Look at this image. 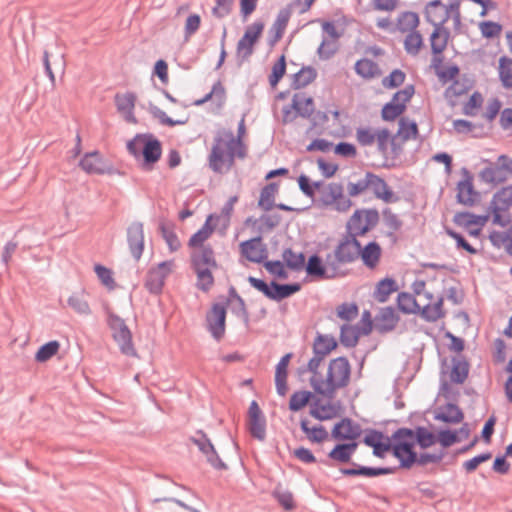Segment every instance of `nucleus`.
I'll return each mask as SVG.
<instances>
[{"label":"nucleus","instance_id":"nucleus-1","mask_svg":"<svg viewBox=\"0 0 512 512\" xmlns=\"http://www.w3.org/2000/svg\"><path fill=\"white\" fill-rule=\"evenodd\" d=\"M235 157H245L242 140L236 139L230 130H218L208 156L209 167L216 173H224L232 167Z\"/></svg>","mask_w":512,"mask_h":512},{"label":"nucleus","instance_id":"nucleus-2","mask_svg":"<svg viewBox=\"0 0 512 512\" xmlns=\"http://www.w3.org/2000/svg\"><path fill=\"white\" fill-rule=\"evenodd\" d=\"M350 373L348 360L338 357L329 363L326 377L311 376L310 385L316 393L332 398L338 389L348 385Z\"/></svg>","mask_w":512,"mask_h":512},{"label":"nucleus","instance_id":"nucleus-3","mask_svg":"<svg viewBox=\"0 0 512 512\" xmlns=\"http://www.w3.org/2000/svg\"><path fill=\"white\" fill-rule=\"evenodd\" d=\"M107 322L120 351L127 356H135L136 351L132 343V334L125 321L118 315L109 313Z\"/></svg>","mask_w":512,"mask_h":512},{"label":"nucleus","instance_id":"nucleus-4","mask_svg":"<svg viewBox=\"0 0 512 512\" xmlns=\"http://www.w3.org/2000/svg\"><path fill=\"white\" fill-rule=\"evenodd\" d=\"M356 139L361 146L376 144L377 151L383 156L388 153L389 144L392 142L391 134L385 128H358L356 130Z\"/></svg>","mask_w":512,"mask_h":512},{"label":"nucleus","instance_id":"nucleus-5","mask_svg":"<svg viewBox=\"0 0 512 512\" xmlns=\"http://www.w3.org/2000/svg\"><path fill=\"white\" fill-rule=\"evenodd\" d=\"M320 193L319 201L324 206H331L339 212L347 211L351 205V200L344 195V189L341 184L330 183L318 189Z\"/></svg>","mask_w":512,"mask_h":512},{"label":"nucleus","instance_id":"nucleus-6","mask_svg":"<svg viewBox=\"0 0 512 512\" xmlns=\"http://www.w3.org/2000/svg\"><path fill=\"white\" fill-rule=\"evenodd\" d=\"M378 221V212L375 210H357L347 223L348 235L357 239L364 235Z\"/></svg>","mask_w":512,"mask_h":512},{"label":"nucleus","instance_id":"nucleus-7","mask_svg":"<svg viewBox=\"0 0 512 512\" xmlns=\"http://www.w3.org/2000/svg\"><path fill=\"white\" fill-rule=\"evenodd\" d=\"M263 29L264 24L260 21H256L246 28L236 48V55L240 64L253 54L254 45L262 34Z\"/></svg>","mask_w":512,"mask_h":512},{"label":"nucleus","instance_id":"nucleus-8","mask_svg":"<svg viewBox=\"0 0 512 512\" xmlns=\"http://www.w3.org/2000/svg\"><path fill=\"white\" fill-rule=\"evenodd\" d=\"M190 440L198 447L201 453L206 457L207 462L213 468L217 470H225L227 468L226 464L216 452L214 445L203 431H197L191 436Z\"/></svg>","mask_w":512,"mask_h":512},{"label":"nucleus","instance_id":"nucleus-9","mask_svg":"<svg viewBox=\"0 0 512 512\" xmlns=\"http://www.w3.org/2000/svg\"><path fill=\"white\" fill-rule=\"evenodd\" d=\"M174 267L173 261H163L156 267L151 268L146 276L145 287L154 294L161 292L165 279Z\"/></svg>","mask_w":512,"mask_h":512},{"label":"nucleus","instance_id":"nucleus-10","mask_svg":"<svg viewBox=\"0 0 512 512\" xmlns=\"http://www.w3.org/2000/svg\"><path fill=\"white\" fill-rule=\"evenodd\" d=\"M208 330L216 340H220L225 332L226 308L216 303L206 317Z\"/></svg>","mask_w":512,"mask_h":512},{"label":"nucleus","instance_id":"nucleus-11","mask_svg":"<svg viewBox=\"0 0 512 512\" xmlns=\"http://www.w3.org/2000/svg\"><path fill=\"white\" fill-rule=\"evenodd\" d=\"M359 253L360 242L356 238L348 235L336 247L334 258L338 263H351L359 258Z\"/></svg>","mask_w":512,"mask_h":512},{"label":"nucleus","instance_id":"nucleus-12","mask_svg":"<svg viewBox=\"0 0 512 512\" xmlns=\"http://www.w3.org/2000/svg\"><path fill=\"white\" fill-rule=\"evenodd\" d=\"M463 179L457 184V201L465 206H473L478 200V192L473 186V177L463 168Z\"/></svg>","mask_w":512,"mask_h":512},{"label":"nucleus","instance_id":"nucleus-13","mask_svg":"<svg viewBox=\"0 0 512 512\" xmlns=\"http://www.w3.org/2000/svg\"><path fill=\"white\" fill-rule=\"evenodd\" d=\"M127 241L135 260H139L144 250V229L140 222H133L127 229Z\"/></svg>","mask_w":512,"mask_h":512},{"label":"nucleus","instance_id":"nucleus-14","mask_svg":"<svg viewBox=\"0 0 512 512\" xmlns=\"http://www.w3.org/2000/svg\"><path fill=\"white\" fill-rule=\"evenodd\" d=\"M241 253L253 263H261L267 258V248L260 237H256L240 244Z\"/></svg>","mask_w":512,"mask_h":512},{"label":"nucleus","instance_id":"nucleus-15","mask_svg":"<svg viewBox=\"0 0 512 512\" xmlns=\"http://www.w3.org/2000/svg\"><path fill=\"white\" fill-rule=\"evenodd\" d=\"M371 329V321L366 322L363 327L344 324L341 326L340 341L346 347H353L357 344L360 335L369 334Z\"/></svg>","mask_w":512,"mask_h":512},{"label":"nucleus","instance_id":"nucleus-16","mask_svg":"<svg viewBox=\"0 0 512 512\" xmlns=\"http://www.w3.org/2000/svg\"><path fill=\"white\" fill-rule=\"evenodd\" d=\"M360 435V425L348 418L342 419L334 426L332 430L333 438L338 440H355Z\"/></svg>","mask_w":512,"mask_h":512},{"label":"nucleus","instance_id":"nucleus-17","mask_svg":"<svg viewBox=\"0 0 512 512\" xmlns=\"http://www.w3.org/2000/svg\"><path fill=\"white\" fill-rule=\"evenodd\" d=\"M368 189H370L377 198L382 199L384 202L389 203L392 201L393 192L390 190L387 183L379 176L369 172Z\"/></svg>","mask_w":512,"mask_h":512},{"label":"nucleus","instance_id":"nucleus-18","mask_svg":"<svg viewBox=\"0 0 512 512\" xmlns=\"http://www.w3.org/2000/svg\"><path fill=\"white\" fill-rule=\"evenodd\" d=\"M115 104L119 113H121L127 122L135 123L133 114L135 106V96L132 93L117 94Z\"/></svg>","mask_w":512,"mask_h":512},{"label":"nucleus","instance_id":"nucleus-19","mask_svg":"<svg viewBox=\"0 0 512 512\" xmlns=\"http://www.w3.org/2000/svg\"><path fill=\"white\" fill-rule=\"evenodd\" d=\"M80 166L89 174H104L106 172V164L96 151L85 154L80 161Z\"/></svg>","mask_w":512,"mask_h":512},{"label":"nucleus","instance_id":"nucleus-20","mask_svg":"<svg viewBox=\"0 0 512 512\" xmlns=\"http://www.w3.org/2000/svg\"><path fill=\"white\" fill-rule=\"evenodd\" d=\"M354 468H342L340 471L346 476H365V477H376L380 475H388L394 472V468L391 467H365L354 464Z\"/></svg>","mask_w":512,"mask_h":512},{"label":"nucleus","instance_id":"nucleus-21","mask_svg":"<svg viewBox=\"0 0 512 512\" xmlns=\"http://www.w3.org/2000/svg\"><path fill=\"white\" fill-rule=\"evenodd\" d=\"M359 257L362 259L363 264L366 267L370 269L375 268L378 265L381 257L380 245L376 242H369L364 247L360 245Z\"/></svg>","mask_w":512,"mask_h":512},{"label":"nucleus","instance_id":"nucleus-22","mask_svg":"<svg viewBox=\"0 0 512 512\" xmlns=\"http://www.w3.org/2000/svg\"><path fill=\"white\" fill-rule=\"evenodd\" d=\"M414 446L407 443L393 444V455L400 461V466L403 468H410L416 462V452L413 450Z\"/></svg>","mask_w":512,"mask_h":512},{"label":"nucleus","instance_id":"nucleus-23","mask_svg":"<svg viewBox=\"0 0 512 512\" xmlns=\"http://www.w3.org/2000/svg\"><path fill=\"white\" fill-rule=\"evenodd\" d=\"M449 32L441 23H434V30L430 36L431 50L433 54H441L447 45Z\"/></svg>","mask_w":512,"mask_h":512},{"label":"nucleus","instance_id":"nucleus-24","mask_svg":"<svg viewBox=\"0 0 512 512\" xmlns=\"http://www.w3.org/2000/svg\"><path fill=\"white\" fill-rule=\"evenodd\" d=\"M463 417L464 416L460 408L451 403H448L447 405L439 408L435 415L436 420L451 424L460 423L463 420Z\"/></svg>","mask_w":512,"mask_h":512},{"label":"nucleus","instance_id":"nucleus-25","mask_svg":"<svg viewBox=\"0 0 512 512\" xmlns=\"http://www.w3.org/2000/svg\"><path fill=\"white\" fill-rule=\"evenodd\" d=\"M192 263L194 268L198 267H216V261L214 258V252L211 247H201L199 250H195L192 253Z\"/></svg>","mask_w":512,"mask_h":512},{"label":"nucleus","instance_id":"nucleus-26","mask_svg":"<svg viewBox=\"0 0 512 512\" xmlns=\"http://www.w3.org/2000/svg\"><path fill=\"white\" fill-rule=\"evenodd\" d=\"M357 446L356 442L338 444L329 452L328 456L332 460L347 463L355 453Z\"/></svg>","mask_w":512,"mask_h":512},{"label":"nucleus","instance_id":"nucleus-27","mask_svg":"<svg viewBox=\"0 0 512 512\" xmlns=\"http://www.w3.org/2000/svg\"><path fill=\"white\" fill-rule=\"evenodd\" d=\"M480 179L488 184H498L506 180V173L501 164L485 167L479 173Z\"/></svg>","mask_w":512,"mask_h":512},{"label":"nucleus","instance_id":"nucleus-28","mask_svg":"<svg viewBox=\"0 0 512 512\" xmlns=\"http://www.w3.org/2000/svg\"><path fill=\"white\" fill-rule=\"evenodd\" d=\"M355 72L364 79H373L381 74L378 64L367 58L355 63Z\"/></svg>","mask_w":512,"mask_h":512},{"label":"nucleus","instance_id":"nucleus-29","mask_svg":"<svg viewBox=\"0 0 512 512\" xmlns=\"http://www.w3.org/2000/svg\"><path fill=\"white\" fill-rule=\"evenodd\" d=\"M214 216L209 215L204 223V225L191 236L189 240V246L192 248L204 247L203 243L211 236L214 227L211 225V221Z\"/></svg>","mask_w":512,"mask_h":512},{"label":"nucleus","instance_id":"nucleus-30","mask_svg":"<svg viewBox=\"0 0 512 512\" xmlns=\"http://www.w3.org/2000/svg\"><path fill=\"white\" fill-rule=\"evenodd\" d=\"M293 102L299 116L303 118H309L314 112V101L305 93L294 94Z\"/></svg>","mask_w":512,"mask_h":512},{"label":"nucleus","instance_id":"nucleus-31","mask_svg":"<svg viewBox=\"0 0 512 512\" xmlns=\"http://www.w3.org/2000/svg\"><path fill=\"white\" fill-rule=\"evenodd\" d=\"M419 25V16L415 12H402L397 18V30L402 33L416 31Z\"/></svg>","mask_w":512,"mask_h":512},{"label":"nucleus","instance_id":"nucleus-32","mask_svg":"<svg viewBox=\"0 0 512 512\" xmlns=\"http://www.w3.org/2000/svg\"><path fill=\"white\" fill-rule=\"evenodd\" d=\"M290 17L291 11L289 8H283L278 12L276 20L270 30V32L274 34L273 42H277L282 38Z\"/></svg>","mask_w":512,"mask_h":512},{"label":"nucleus","instance_id":"nucleus-33","mask_svg":"<svg viewBox=\"0 0 512 512\" xmlns=\"http://www.w3.org/2000/svg\"><path fill=\"white\" fill-rule=\"evenodd\" d=\"M172 503L177 504L178 506L189 510L191 512H199L197 509L190 507L189 505L185 504L181 500L175 499V498H163L159 499L156 498L152 500V512H172Z\"/></svg>","mask_w":512,"mask_h":512},{"label":"nucleus","instance_id":"nucleus-34","mask_svg":"<svg viewBox=\"0 0 512 512\" xmlns=\"http://www.w3.org/2000/svg\"><path fill=\"white\" fill-rule=\"evenodd\" d=\"M144 148L145 149L142 154L144 159V166H149L159 160L162 150L161 144L157 139L150 136Z\"/></svg>","mask_w":512,"mask_h":512},{"label":"nucleus","instance_id":"nucleus-35","mask_svg":"<svg viewBox=\"0 0 512 512\" xmlns=\"http://www.w3.org/2000/svg\"><path fill=\"white\" fill-rule=\"evenodd\" d=\"M282 258L290 270L301 271L305 267V256L302 252L296 253L287 248L283 251Z\"/></svg>","mask_w":512,"mask_h":512},{"label":"nucleus","instance_id":"nucleus-36","mask_svg":"<svg viewBox=\"0 0 512 512\" xmlns=\"http://www.w3.org/2000/svg\"><path fill=\"white\" fill-rule=\"evenodd\" d=\"M300 426H301L302 431L306 434L307 438L311 442L321 443L324 440H326L328 437V432L322 425L309 427L308 420L303 419L300 422Z\"/></svg>","mask_w":512,"mask_h":512},{"label":"nucleus","instance_id":"nucleus-37","mask_svg":"<svg viewBox=\"0 0 512 512\" xmlns=\"http://www.w3.org/2000/svg\"><path fill=\"white\" fill-rule=\"evenodd\" d=\"M273 285V301H281L285 298L292 296L294 293L298 292L301 289L300 284H278L275 281H272Z\"/></svg>","mask_w":512,"mask_h":512},{"label":"nucleus","instance_id":"nucleus-38","mask_svg":"<svg viewBox=\"0 0 512 512\" xmlns=\"http://www.w3.org/2000/svg\"><path fill=\"white\" fill-rule=\"evenodd\" d=\"M336 346L333 337L319 334L313 344V353L326 357Z\"/></svg>","mask_w":512,"mask_h":512},{"label":"nucleus","instance_id":"nucleus-39","mask_svg":"<svg viewBox=\"0 0 512 512\" xmlns=\"http://www.w3.org/2000/svg\"><path fill=\"white\" fill-rule=\"evenodd\" d=\"M499 78L504 88H512V59L502 56L499 59Z\"/></svg>","mask_w":512,"mask_h":512},{"label":"nucleus","instance_id":"nucleus-40","mask_svg":"<svg viewBox=\"0 0 512 512\" xmlns=\"http://www.w3.org/2000/svg\"><path fill=\"white\" fill-rule=\"evenodd\" d=\"M68 306L76 313L88 316L91 314V309L84 294L74 293L67 300Z\"/></svg>","mask_w":512,"mask_h":512},{"label":"nucleus","instance_id":"nucleus-41","mask_svg":"<svg viewBox=\"0 0 512 512\" xmlns=\"http://www.w3.org/2000/svg\"><path fill=\"white\" fill-rule=\"evenodd\" d=\"M396 289L395 281L390 278H385L377 284L374 297L377 301L383 303L387 301L390 294L396 291Z\"/></svg>","mask_w":512,"mask_h":512},{"label":"nucleus","instance_id":"nucleus-42","mask_svg":"<svg viewBox=\"0 0 512 512\" xmlns=\"http://www.w3.org/2000/svg\"><path fill=\"white\" fill-rule=\"evenodd\" d=\"M277 192V186L274 183H270L266 185L260 193V198L258 201L259 207H261L265 211H269L274 206L275 194Z\"/></svg>","mask_w":512,"mask_h":512},{"label":"nucleus","instance_id":"nucleus-43","mask_svg":"<svg viewBox=\"0 0 512 512\" xmlns=\"http://www.w3.org/2000/svg\"><path fill=\"white\" fill-rule=\"evenodd\" d=\"M304 268L306 269L307 274L310 276L321 278H330L332 276L327 274V267L323 265L321 258L317 255L311 256Z\"/></svg>","mask_w":512,"mask_h":512},{"label":"nucleus","instance_id":"nucleus-44","mask_svg":"<svg viewBox=\"0 0 512 512\" xmlns=\"http://www.w3.org/2000/svg\"><path fill=\"white\" fill-rule=\"evenodd\" d=\"M377 326L380 330H391L397 323V317L395 315L394 309L391 307L383 308L380 311L378 318L376 319Z\"/></svg>","mask_w":512,"mask_h":512},{"label":"nucleus","instance_id":"nucleus-45","mask_svg":"<svg viewBox=\"0 0 512 512\" xmlns=\"http://www.w3.org/2000/svg\"><path fill=\"white\" fill-rule=\"evenodd\" d=\"M316 70L312 67H304L293 76V86L296 89L310 84L316 78Z\"/></svg>","mask_w":512,"mask_h":512},{"label":"nucleus","instance_id":"nucleus-46","mask_svg":"<svg viewBox=\"0 0 512 512\" xmlns=\"http://www.w3.org/2000/svg\"><path fill=\"white\" fill-rule=\"evenodd\" d=\"M423 45L422 35L418 31L407 33L404 40L405 51L412 56H416Z\"/></svg>","mask_w":512,"mask_h":512},{"label":"nucleus","instance_id":"nucleus-47","mask_svg":"<svg viewBox=\"0 0 512 512\" xmlns=\"http://www.w3.org/2000/svg\"><path fill=\"white\" fill-rule=\"evenodd\" d=\"M443 299L438 298L433 304H426L422 308V317L427 321L434 322L443 316Z\"/></svg>","mask_w":512,"mask_h":512},{"label":"nucleus","instance_id":"nucleus-48","mask_svg":"<svg viewBox=\"0 0 512 512\" xmlns=\"http://www.w3.org/2000/svg\"><path fill=\"white\" fill-rule=\"evenodd\" d=\"M418 134L417 124L407 118H401L399 121L398 135L403 140L415 139Z\"/></svg>","mask_w":512,"mask_h":512},{"label":"nucleus","instance_id":"nucleus-49","mask_svg":"<svg viewBox=\"0 0 512 512\" xmlns=\"http://www.w3.org/2000/svg\"><path fill=\"white\" fill-rule=\"evenodd\" d=\"M397 303L399 309L405 313H414L421 308L414 296L405 292L398 295Z\"/></svg>","mask_w":512,"mask_h":512},{"label":"nucleus","instance_id":"nucleus-50","mask_svg":"<svg viewBox=\"0 0 512 512\" xmlns=\"http://www.w3.org/2000/svg\"><path fill=\"white\" fill-rule=\"evenodd\" d=\"M150 136L138 134L132 140L127 143L128 151L135 157L139 158L144 152V147L148 142Z\"/></svg>","mask_w":512,"mask_h":512},{"label":"nucleus","instance_id":"nucleus-51","mask_svg":"<svg viewBox=\"0 0 512 512\" xmlns=\"http://www.w3.org/2000/svg\"><path fill=\"white\" fill-rule=\"evenodd\" d=\"M492 204L500 209H508L512 205V185L498 191L493 197Z\"/></svg>","mask_w":512,"mask_h":512},{"label":"nucleus","instance_id":"nucleus-52","mask_svg":"<svg viewBox=\"0 0 512 512\" xmlns=\"http://www.w3.org/2000/svg\"><path fill=\"white\" fill-rule=\"evenodd\" d=\"M60 344L58 341H50L42 345L35 355V359L38 362H45L53 357L59 350Z\"/></svg>","mask_w":512,"mask_h":512},{"label":"nucleus","instance_id":"nucleus-53","mask_svg":"<svg viewBox=\"0 0 512 512\" xmlns=\"http://www.w3.org/2000/svg\"><path fill=\"white\" fill-rule=\"evenodd\" d=\"M468 376V364L465 361H453V367L450 373L452 382L462 384Z\"/></svg>","mask_w":512,"mask_h":512},{"label":"nucleus","instance_id":"nucleus-54","mask_svg":"<svg viewBox=\"0 0 512 512\" xmlns=\"http://www.w3.org/2000/svg\"><path fill=\"white\" fill-rule=\"evenodd\" d=\"M148 110L153 115V117L157 118L160 121L161 124L169 126V127H173L176 125H183L187 121V120H173L172 118L168 117L167 114L163 110H161L159 107H157L156 105H154L152 103L149 104Z\"/></svg>","mask_w":512,"mask_h":512},{"label":"nucleus","instance_id":"nucleus-55","mask_svg":"<svg viewBox=\"0 0 512 512\" xmlns=\"http://www.w3.org/2000/svg\"><path fill=\"white\" fill-rule=\"evenodd\" d=\"M311 397L312 393L309 391H297L293 393L290 397L289 409L291 411L301 410L304 406L307 405Z\"/></svg>","mask_w":512,"mask_h":512},{"label":"nucleus","instance_id":"nucleus-56","mask_svg":"<svg viewBox=\"0 0 512 512\" xmlns=\"http://www.w3.org/2000/svg\"><path fill=\"white\" fill-rule=\"evenodd\" d=\"M248 424L251 435L256 439L263 441L266 437V421L264 416L251 418L249 419Z\"/></svg>","mask_w":512,"mask_h":512},{"label":"nucleus","instance_id":"nucleus-57","mask_svg":"<svg viewBox=\"0 0 512 512\" xmlns=\"http://www.w3.org/2000/svg\"><path fill=\"white\" fill-rule=\"evenodd\" d=\"M392 444L407 443L411 446L415 445V433L412 429L400 428L391 436Z\"/></svg>","mask_w":512,"mask_h":512},{"label":"nucleus","instance_id":"nucleus-58","mask_svg":"<svg viewBox=\"0 0 512 512\" xmlns=\"http://www.w3.org/2000/svg\"><path fill=\"white\" fill-rule=\"evenodd\" d=\"M197 274V285L198 287L203 290L207 291L213 284V276L211 273L210 267H198L194 268Z\"/></svg>","mask_w":512,"mask_h":512},{"label":"nucleus","instance_id":"nucleus-59","mask_svg":"<svg viewBox=\"0 0 512 512\" xmlns=\"http://www.w3.org/2000/svg\"><path fill=\"white\" fill-rule=\"evenodd\" d=\"M414 433L415 443H418L421 448H428L436 442L435 435L424 427H418Z\"/></svg>","mask_w":512,"mask_h":512},{"label":"nucleus","instance_id":"nucleus-60","mask_svg":"<svg viewBox=\"0 0 512 512\" xmlns=\"http://www.w3.org/2000/svg\"><path fill=\"white\" fill-rule=\"evenodd\" d=\"M273 496L277 499L280 505L283 506L284 509L290 510L294 507L292 493L282 486H277L275 488L273 491Z\"/></svg>","mask_w":512,"mask_h":512},{"label":"nucleus","instance_id":"nucleus-61","mask_svg":"<svg viewBox=\"0 0 512 512\" xmlns=\"http://www.w3.org/2000/svg\"><path fill=\"white\" fill-rule=\"evenodd\" d=\"M336 41L337 40H328L323 38L320 46L317 49V54L320 59L328 60L337 52L338 46Z\"/></svg>","mask_w":512,"mask_h":512},{"label":"nucleus","instance_id":"nucleus-62","mask_svg":"<svg viewBox=\"0 0 512 512\" xmlns=\"http://www.w3.org/2000/svg\"><path fill=\"white\" fill-rule=\"evenodd\" d=\"M405 110L404 104H395L393 102H389L384 105L382 108V118L386 121H392L400 116Z\"/></svg>","mask_w":512,"mask_h":512},{"label":"nucleus","instance_id":"nucleus-63","mask_svg":"<svg viewBox=\"0 0 512 512\" xmlns=\"http://www.w3.org/2000/svg\"><path fill=\"white\" fill-rule=\"evenodd\" d=\"M482 103V95L478 92L473 93L468 102L463 106V113L467 116H475Z\"/></svg>","mask_w":512,"mask_h":512},{"label":"nucleus","instance_id":"nucleus-64","mask_svg":"<svg viewBox=\"0 0 512 512\" xmlns=\"http://www.w3.org/2000/svg\"><path fill=\"white\" fill-rule=\"evenodd\" d=\"M201 18L198 14H191L187 17L184 26V38L189 40L200 28Z\"/></svg>","mask_w":512,"mask_h":512}]
</instances>
